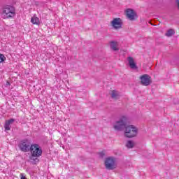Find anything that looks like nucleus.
Masks as SVG:
<instances>
[{"label": "nucleus", "instance_id": "1", "mask_svg": "<svg viewBox=\"0 0 179 179\" xmlns=\"http://www.w3.org/2000/svg\"><path fill=\"white\" fill-rule=\"evenodd\" d=\"M128 124V117L122 116L113 125L115 131H123L124 129V136L126 138H135L138 135V128L134 125H127Z\"/></svg>", "mask_w": 179, "mask_h": 179}, {"label": "nucleus", "instance_id": "2", "mask_svg": "<svg viewBox=\"0 0 179 179\" xmlns=\"http://www.w3.org/2000/svg\"><path fill=\"white\" fill-rule=\"evenodd\" d=\"M15 15H16V10L15 9V7L12 6H6L3 8L2 16L4 19L14 17Z\"/></svg>", "mask_w": 179, "mask_h": 179}, {"label": "nucleus", "instance_id": "3", "mask_svg": "<svg viewBox=\"0 0 179 179\" xmlns=\"http://www.w3.org/2000/svg\"><path fill=\"white\" fill-rule=\"evenodd\" d=\"M29 150L32 156L31 160H36L33 157H40L43 155V150L38 144H32Z\"/></svg>", "mask_w": 179, "mask_h": 179}, {"label": "nucleus", "instance_id": "4", "mask_svg": "<svg viewBox=\"0 0 179 179\" xmlns=\"http://www.w3.org/2000/svg\"><path fill=\"white\" fill-rule=\"evenodd\" d=\"M31 142L28 139L22 140L20 142L19 148L21 152H29L31 148Z\"/></svg>", "mask_w": 179, "mask_h": 179}, {"label": "nucleus", "instance_id": "5", "mask_svg": "<svg viewBox=\"0 0 179 179\" xmlns=\"http://www.w3.org/2000/svg\"><path fill=\"white\" fill-rule=\"evenodd\" d=\"M105 167L107 170H114L117 167L115 159L113 157H108L105 160Z\"/></svg>", "mask_w": 179, "mask_h": 179}, {"label": "nucleus", "instance_id": "6", "mask_svg": "<svg viewBox=\"0 0 179 179\" xmlns=\"http://www.w3.org/2000/svg\"><path fill=\"white\" fill-rule=\"evenodd\" d=\"M140 80L143 86H150V85H152V77L148 74L140 76Z\"/></svg>", "mask_w": 179, "mask_h": 179}, {"label": "nucleus", "instance_id": "7", "mask_svg": "<svg viewBox=\"0 0 179 179\" xmlns=\"http://www.w3.org/2000/svg\"><path fill=\"white\" fill-rule=\"evenodd\" d=\"M110 26H112L115 30L122 29V20H121V18H114L110 22Z\"/></svg>", "mask_w": 179, "mask_h": 179}, {"label": "nucleus", "instance_id": "8", "mask_svg": "<svg viewBox=\"0 0 179 179\" xmlns=\"http://www.w3.org/2000/svg\"><path fill=\"white\" fill-rule=\"evenodd\" d=\"M126 16L128 18L129 20H136V19L138 17V15H136V13L131 8H127L126 10Z\"/></svg>", "mask_w": 179, "mask_h": 179}, {"label": "nucleus", "instance_id": "9", "mask_svg": "<svg viewBox=\"0 0 179 179\" xmlns=\"http://www.w3.org/2000/svg\"><path fill=\"white\" fill-rule=\"evenodd\" d=\"M128 62H129V65L131 69H138V66H136V63H135V60L134 59V57H129Z\"/></svg>", "mask_w": 179, "mask_h": 179}, {"label": "nucleus", "instance_id": "10", "mask_svg": "<svg viewBox=\"0 0 179 179\" xmlns=\"http://www.w3.org/2000/svg\"><path fill=\"white\" fill-rule=\"evenodd\" d=\"M110 97L113 99V100H118V99H120V92L117 90H112Z\"/></svg>", "mask_w": 179, "mask_h": 179}, {"label": "nucleus", "instance_id": "11", "mask_svg": "<svg viewBox=\"0 0 179 179\" xmlns=\"http://www.w3.org/2000/svg\"><path fill=\"white\" fill-rule=\"evenodd\" d=\"M31 22L33 24H37L38 26L40 25V20L36 15H34L31 17Z\"/></svg>", "mask_w": 179, "mask_h": 179}, {"label": "nucleus", "instance_id": "12", "mask_svg": "<svg viewBox=\"0 0 179 179\" xmlns=\"http://www.w3.org/2000/svg\"><path fill=\"white\" fill-rule=\"evenodd\" d=\"M110 44L111 50H113V51H118L119 49L118 48H117V42L113 41H110Z\"/></svg>", "mask_w": 179, "mask_h": 179}, {"label": "nucleus", "instance_id": "13", "mask_svg": "<svg viewBox=\"0 0 179 179\" xmlns=\"http://www.w3.org/2000/svg\"><path fill=\"white\" fill-rule=\"evenodd\" d=\"M134 146H135V143L131 140H129L126 143V147L128 148V149H132Z\"/></svg>", "mask_w": 179, "mask_h": 179}, {"label": "nucleus", "instance_id": "14", "mask_svg": "<svg viewBox=\"0 0 179 179\" xmlns=\"http://www.w3.org/2000/svg\"><path fill=\"white\" fill-rule=\"evenodd\" d=\"M174 34H175L174 29H170L166 31V33L165 34V36H166V37H171L172 36H174Z\"/></svg>", "mask_w": 179, "mask_h": 179}, {"label": "nucleus", "instance_id": "15", "mask_svg": "<svg viewBox=\"0 0 179 179\" xmlns=\"http://www.w3.org/2000/svg\"><path fill=\"white\" fill-rule=\"evenodd\" d=\"M13 122H15V119H10L8 120H6L5 124L10 127V124H13Z\"/></svg>", "mask_w": 179, "mask_h": 179}, {"label": "nucleus", "instance_id": "16", "mask_svg": "<svg viewBox=\"0 0 179 179\" xmlns=\"http://www.w3.org/2000/svg\"><path fill=\"white\" fill-rule=\"evenodd\" d=\"M6 60V57L2 54H0V63L3 62V61Z\"/></svg>", "mask_w": 179, "mask_h": 179}, {"label": "nucleus", "instance_id": "17", "mask_svg": "<svg viewBox=\"0 0 179 179\" xmlns=\"http://www.w3.org/2000/svg\"><path fill=\"white\" fill-rule=\"evenodd\" d=\"M4 128L6 131H10V126L9 124H6V123L4 124Z\"/></svg>", "mask_w": 179, "mask_h": 179}, {"label": "nucleus", "instance_id": "18", "mask_svg": "<svg viewBox=\"0 0 179 179\" xmlns=\"http://www.w3.org/2000/svg\"><path fill=\"white\" fill-rule=\"evenodd\" d=\"M99 155H100L101 157H103L104 156L103 152H101V153H99Z\"/></svg>", "mask_w": 179, "mask_h": 179}, {"label": "nucleus", "instance_id": "19", "mask_svg": "<svg viewBox=\"0 0 179 179\" xmlns=\"http://www.w3.org/2000/svg\"><path fill=\"white\" fill-rule=\"evenodd\" d=\"M174 101H176L175 104H178V101L177 99H174Z\"/></svg>", "mask_w": 179, "mask_h": 179}, {"label": "nucleus", "instance_id": "20", "mask_svg": "<svg viewBox=\"0 0 179 179\" xmlns=\"http://www.w3.org/2000/svg\"><path fill=\"white\" fill-rule=\"evenodd\" d=\"M21 179H27L26 178H25V176H21Z\"/></svg>", "mask_w": 179, "mask_h": 179}, {"label": "nucleus", "instance_id": "21", "mask_svg": "<svg viewBox=\"0 0 179 179\" xmlns=\"http://www.w3.org/2000/svg\"><path fill=\"white\" fill-rule=\"evenodd\" d=\"M35 160H38V159H37V158H36V159H35Z\"/></svg>", "mask_w": 179, "mask_h": 179}]
</instances>
